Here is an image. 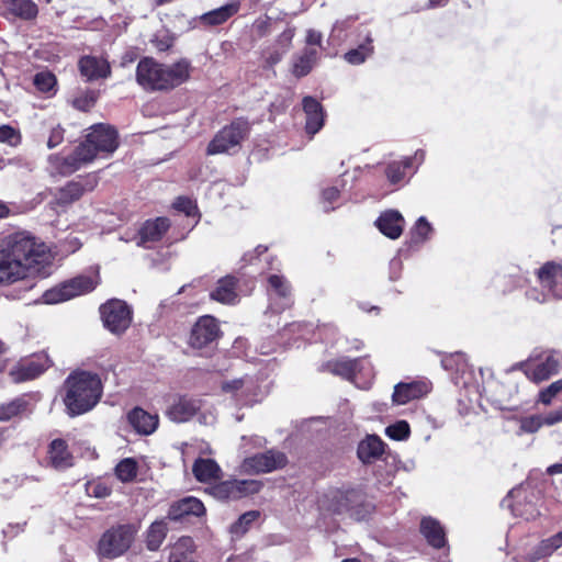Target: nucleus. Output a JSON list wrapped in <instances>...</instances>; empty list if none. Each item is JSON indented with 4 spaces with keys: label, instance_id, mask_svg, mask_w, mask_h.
Wrapping results in <instances>:
<instances>
[{
    "label": "nucleus",
    "instance_id": "obj_1",
    "mask_svg": "<svg viewBox=\"0 0 562 562\" xmlns=\"http://www.w3.org/2000/svg\"><path fill=\"white\" fill-rule=\"evenodd\" d=\"M48 246L29 232H16L0 240V284L25 279L31 272H42L52 263Z\"/></svg>",
    "mask_w": 562,
    "mask_h": 562
},
{
    "label": "nucleus",
    "instance_id": "obj_2",
    "mask_svg": "<svg viewBox=\"0 0 562 562\" xmlns=\"http://www.w3.org/2000/svg\"><path fill=\"white\" fill-rule=\"evenodd\" d=\"M63 402L70 417L90 412L101 400L103 384L98 373L76 370L64 382Z\"/></svg>",
    "mask_w": 562,
    "mask_h": 562
},
{
    "label": "nucleus",
    "instance_id": "obj_3",
    "mask_svg": "<svg viewBox=\"0 0 562 562\" xmlns=\"http://www.w3.org/2000/svg\"><path fill=\"white\" fill-rule=\"evenodd\" d=\"M190 71V61L184 58L166 65L144 57L136 67V82L146 91H169L186 82Z\"/></svg>",
    "mask_w": 562,
    "mask_h": 562
},
{
    "label": "nucleus",
    "instance_id": "obj_4",
    "mask_svg": "<svg viewBox=\"0 0 562 562\" xmlns=\"http://www.w3.org/2000/svg\"><path fill=\"white\" fill-rule=\"evenodd\" d=\"M119 146L117 132L105 124H95L90 127L86 140L76 147L75 151L63 159L60 171L71 173L83 164L92 161L98 154H113Z\"/></svg>",
    "mask_w": 562,
    "mask_h": 562
},
{
    "label": "nucleus",
    "instance_id": "obj_5",
    "mask_svg": "<svg viewBox=\"0 0 562 562\" xmlns=\"http://www.w3.org/2000/svg\"><path fill=\"white\" fill-rule=\"evenodd\" d=\"M136 529L133 525H120L106 530L99 541V553L114 559L126 552L134 541Z\"/></svg>",
    "mask_w": 562,
    "mask_h": 562
},
{
    "label": "nucleus",
    "instance_id": "obj_6",
    "mask_svg": "<svg viewBox=\"0 0 562 562\" xmlns=\"http://www.w3.org/2000/svg\"><path fill=\"white\" fill-rule=\"evenodd\" d=\"M250 130L249 122L245 119H237L229 125L223 127L210 142L207 155H217L228 153L237 148L240 142L248 135Z\"/></svg>",
    "mask_w": 562,
    "mask_h": 562
},
{
    "label": "nucleus",
    "instance_id": "obj_7",
    "mask_svg": "<svg viewBox=\"0 0 562 562\" xmlns=\"http://www.w3.org/2000/svg\"><path fill=\"white\" fill-rule=\"evenodd\" d=\"M262 483L257 480H227L221 481L207 487V492L214 498L223 502L237 501L258 493Z\"/></svg>",
    "mask_w": 562,
    "mask_h": 562
},
{
    "label": "nucleus",
    "instance_id": "obj_8",
    "mask_svg": "<svg viewBox=\"0 0 562 562\" xmlns=\"http://www.w3.org/2000/svg\"><path fill=\"white\" fill-rule=\"evenodd\" d=\"M97 280L89 276H78L72 278L58 286L47 290L44 295V302L47 304H57L75 296L91 292L95 285Z\"/></svg>",
    "mask_w": 562,
    "mask_h": 562
},
{
    "label": "nucleus",
    "instance_id": "obj_9",
    "mask_svg": "<svg viewBox=\"0 0 562 562\" xmlns=\"http://www.w3.org/2000/svg\"><path fill=\"white\" fill-rule=\"evenodd\" d=\"M104 326L113 334L124 333L132 322V311L121 300H111L100 308Z\"/></svg>",
    "mask_w": 562,
    "mask_h": 562
},
{
    "label": "nucleus",
    "instance_id": "obj_10",
    "mask_svg": "<svg viewBox=\"0 0 562 562\" xmlns=\"http://www.w3.org/2000/svg\"><path fill=\"white\" fill-rule=\"evenodd\" d=\"M362 501V493L358 488L330 490L323 499L321 506L334 514H342L353 509Z\"/></svg>",
    "mask_w": 562,
    "mask_h": 562
},
{
    "label": "nucleus",
    "instance_id": "obj_11",
    "mask_svg": "<svg viewBox=\"0 0 562 562\" xmlns=\"http://www.w3.org/2000/svg\"><path fill=\"white\" fill-rule=\"evenodd\" d=\"M286 456L277 450H268L246 458L241 469L247 474L269 473L286 464Z\"/></svg>",
    "mask_w": 562,
    "mask_h": 562
},
{
    "label": "nucleus",
    "instance_id": "obj_12",
    "mask_svg": "<svg viewBox=\"0 0 562 562\" xmlns=\"http://www.w3.org/2000/svg\"><path fill=\"white\" fill-rule=\"evenodd\" d=\"M220 333L218 323L213 316H201L191 328L189 345L194 349L210 347L217 340Z\"/></svg>",
    "mask_w": 562,
    "mask_h": 562
},
{
    "label": "nucleus",
    "instance_id": "obj_13",
    "mask_svg": "<svg viewBox=\"0 0 562 562\" xmlns=\"http://www.w3.org/2000/svg\"><path fill=\"white\" fill-rule=\"evenodd\" d=\"M364 364H368L369 371L372 370L369 361H367L364 358L348 359L341 357L339 359L324 362L318 370L321 372H330L334 375L340 376L348 381H352L357 373H360L367 369Z\"/></svg>",
    "mask_w": 562,
    "mask_h": 562
},
{
    "label": "nucleus",
    "instance_id": "obj_14",
    "mask_svg": "<svg viewBox=\"0 0 562 562\" xmlns=\"http://www.w3.org/2000/svg\"><path fill=\"white\" fill-rule=\"evenodd\" d=\"M170 227L167 217H157L146 221L138 229L136 245L138 247L151 248L150 244L159 241Z\"/></svg>",
    "mask_w": 562,
    "mask_h": 562
},
{
    "label": "nucleus",
    "instance_id": "obj_15",
    "mask_svg": "<svg viewBox=\"0 0 562 562\" xmlns=\"http://www.w3.org/2000/svg\"><path fill=\"white\" fill-rule=\"evenodd\" d=\"M525 374L527 378L536 383L546 381L552 375L557 374L561 367V359L555 353H549L544 360L537 363H526Z\"/></svg>",
    "mask_w": 562,
    "mask_h": 562
},
{
    "label": "nucleus",
    "instance_id": "obj_16",
    "mask_svg": "<svg viewBox=\"0 0 562 562\" xmlns=\"http://www.w3.org/2000/svg\"><path fill=\"white\" fill-rule=\"evenodd\" d=\"M205 513L203 503L193 496H188L173 502L168 510L167 518L173 521H180L188 516L200 517Z\"/></svg>",
    "mask_w": 562,
    "mask_h": 562
},
{
    "label": "nucleus",
    "instance_id": "obj_17",
    "mask_svg": "<svg viewBox=\"0 0 562 562\" xmlns=\"http://www.w3.org/2000/svg\"><path fill=\"white\" fill-rule=\"evenodd\" d=\"M302 105L306 115L305 131L311 136H314L324 125V109L315 98L310 95L303 98Z\"/></svg>",
    "mask_w": 562,
    "mask_h": 562
},
{
    "label": "nucleus",
    "instance_id": "obj_18",
    "mask_svg": "<svg viewBox=\"0 0 562 562\" xmlns=\"http://www.w3.org/2000/svg\"><path fill=\"white\" fill-rule=\"evenodd\" d=\"M404 224V217L395 210L383 212L375 221L379 231L391 239H397L402 235Z\"/></svg>",
    "mask_w": 562,
    "mask_h": 562
},
{
    "label": "nucleus",
    "instance_id": "obj_19",
    "mask_svg": "<svg viewBox=\"0 0 562 562\" xmlns=\"http://www.w3.org/2000/svg\"><path fill=\"white\" fill-rule=\"evenodd\" d=\"M384 442L376 435H368L357 448V456L363 464H371L384 453Z\"/></svg>",
    "mask_w": 562,
    "mask_h": 562
},
{
    "label": "nucleus",
    "instance_id": "obj_20",
    "mask_svg": "<svg viewBox=\"0 0 562 562\" xmlns=\"http://www.w3.org/2000/svg\"><path fill=\"white\" fill-rule=\"evenodd\" d=\"M429 392L426 382L398 383L392 395L393 403L404 405L412 400L419 398Z\"/></svg>",
    "mask_w": 562,
    "mask_h": 562
},
{
    "label": "nucleus",
    "instance_id": "obj_21",
    "mask_svg": "<svg viewBox=\"0 0 562 562\" xmlns=\"http://www.w3.org/2000/svg\"><path fill=\"white\" fill-rule=\"evenodd\" d=\"M240 9V1L233 0L220 8L203 13L199 20L205 26H216L225 23L232 16L238 13Z\"/></svg>",
    "mask_w": 562,
    "mask_h": 562
},
{
    "label": "nucleus",
    "instance_id": "obj_22",
    "mask_svg": "<svg viewBox=\"0 0 562 562\" xmlns=\"http://www.w3.org/2000/svg\"><path fill=\"white\" fill-rule=\"evenodd\" d=\"M79 69L88 80L108 78L111 74L110 64L95 56H83L79 60Z\"/></svg>",
    "mask_w": 562,
    "mask_h": 562
},
{
    "label": "nucleus",
    "instance_id": "obj_23",
    "mask_svg": "<svg viewBox=\"0 0 562 562\" xmlns=\"http://www.w3.org/2000/svg\"><path fill=\"white\" fill-rule=\"evenodd\" d=\"M131 426L140 435L153 434L158 426V415L149 414L140 407L133 408L127 415Z\"/></svg>",
    "mask_w": 562,
    "mask_h": 562
},
{
    "label": "nucleus",
    "instance_id": "obj_24",
    "mask_svg": "<svg viewBox=\"0 0 562 562\" xmlns=\"http://www.w3.org/2000/svg\"><path fill=\"white\" fill-rule=\"evenodd\" d=\"M97 184L94 177L85 181H70L59 190L58 201L61 204H69L79 200L87 191H92Z\"/></svg>",
    "mask_w": 562,
    "mask_h": 562
},
{
    "label": "nucleus",
    "instance_id": "obj_25",
    "mask_svg": "<svg viewBox=\"0 0 562 562\" xmlns=\"http://www.w3.org/2000/svg\"><path fill=\"white\" fill-rule=\"evenodd\" d=\"M200 409V403L193 398L180 397L167 411L168 417L176 423L190 420Z\"/></svg>",
    "mask_w": 562,
    "mask_h": 562
},
{
    "label": "nucleus",
    "instance_id": "obj_26",
    "mask_svg": "<svg viewBox=\"0 0 562 562\" xmlns=\"http://www.w3.org/2000/svg\"><path fill=\"white\" fill-rule=\"evenodd\" d=\"M237 279L233 276H225L216 283L215 289L210 293V297L223 304H234L237 301L236 292Z\"/></svg>",
    "mask_w": 562,
    "mask_h": 562
},
{
    "label": "nucleus",
    "instance_id": "obj_27",
    "mask_svg": "<svg viewBox=\"0 0 562 562\" xmlns=\"http://www.w3.org/2000/svg\"><path fill=\"white\" fill-rule=\"evenodd\" d=\"M48 368L47 360L31 359L11 370L14 382H23L37 378Z\"/></svg>",
    "mask_w": 562,
    "mask_h": 562
},
{
    "label": "nucleus",
    "instance_id": "obj_28",
    "mask_svg": "<svg viewBox=\"0 0 562 562\" xmlns=\"http://www.w3.org/2000/svg\"><path fill=\"white\" fill-rule=\"evenodd\" d=\"M420 532L431 547L440 549L446 546V532L438 520L431 517L423 518L420 521Z\"/></svg>",
    "mask_w": 562,
    "mask_h": 562
},
{
    "label": "nucleus",
    "instance_id": "obj_29",
    "mask_svg": "<svg viewBox=\"0 0 562 562\" xmlns=\"http://www.w3.org/2000/svg\"><path fill=\"white\" fill-rule=\"evenodd\" d=\"M48 460L56 470H64L72 465V456L68 445L63 439H54L48 449Z\"/></svg>",
    "mask_w": 562,
    "mask_h": 562
},
{
    "label": "nucleus",
    "instance_id": "obj_30",
    "mask_svg": "<svg viewBox=\"0 0 562 562\" xmlns=\"http://www.w3.org/2000/svg\"><path fill=\"white\" fill-rule=\"evenodd\" d=\"M538 278L550 289L552 294L562 299V291H560L557 286V281L562 279V266L555 262H547L544 263L538 271Z\"/></svg>",
    "mask_w": 562,
    "mask_h": 562
},
{
    "label": "nucleus",
    "instance_id": "obj_31",
    "mask_svg": "<svg viewBox=\"0 0 562 562\" xmlns=\"http://www.w3.org/2000/svg\"><path fill=\"white\" fill-rule=\"evenodd\" d=\"M269 283V293L271 295H276L280 300H282V304L280 306L281 310H284L285 307L290 306L292 303L291 294V285L288 282V280L283 276L279 274H271L268 278Z\"/></svg>",
    "mask_w": 562,
    "mask_h": 562
},
{
    "label": "nucleus",
    "instance_id": "obj_32",
    "mask_svg": "<svg viewBox=\"0 0 562 562\" xmlns=\"http://www.w3.org/2000/svg\"><path fill=\"white\" fill-rule=\"evenodd\" d=\"M252 383L248 378L234 379L222 383V391L231 394L237 404H247L246 395L251 391Z\"/></svg>",
    "mask_w": 562,
    "mask_h": 562
},
{
    "label": "nucleus",
    "instance_id": "obj_33",
    "mask_svg": "<svg viewBox=\"0 0 562 562\" xmlns=\"http://www.w3.org/2000/svg\"><path fill=\"white\" fill-rule=\"evenodd\" d=\"M192 472L200 482H209L221 476V468L212 459H198L192 467Z\"/></svg>",
    "mask_w": 562,
    "mask_h": 562
},
{
    "label": "nucleus",
    "instance_id": "obj_34",
    "mask_svg": "<svg viewBox=\"0 0 562 562\" xmlns=\"http://www.w3.org/2000/svg\"><path fill=\"white\" fill-rule=\"evenodd\" d=\"M5 9L9 13L22 20H33L38 13L37 5L32 0H8Z\"/></svg>",
    "mask_w": 562,
    "mask_h": 562
},
{
    "label": "nucleus",
    "instance_id": "obj_35",
    "mask_svg": "<svg viewBox=\"0 0 562 562\" xmlns=\"http://www.w3.org/2000/svg\"><path fill=\"white\" fill-rule=\"evenodd\" d=\"M318 53L315 48H305L303 54L294 61L293 72L296 77L306 76L316 64Z\"/></svg>",
    "mask_w": 562,
    "mask_h": 562
},
{
    "label": "nucleus",
    "instance_id": "obj_36",
    "mask_svg": "<svg viewBox=\"0 0 562 562\" xmlns=\"http://www.w3.org/2000/svg\"><path fill=\"white\" fill-rule=\"evenodd\" d=\"M167 530V524L164 520L154 521L147 531V548L151 551H156L164 542Z\"/></svg>",
    "mask_w": 562,
    "mask_h": 562
},
{
    "label": "nucleus",
    "instance_id": "obj_37",
    "mask_svg": "<svg viewBox=\"0 0 562 562\" xmlns=\"http://www.w3.org/2000/svg\"><path fill=\"white\" fill-rule=\"evenodd\" d=\"M194 550V541L190 537H181L173 546L169 562H193L189 559L188 553Z\"/></svg>",
    "mask_w": 562,
    "mask_h": 562
},
{
    "label": "nucleus",
    "instance_id": "obj_38",
    "mask_svg": "<svg viewBox=\"0 0 562 562\" xmlns=\"http://www.w3.org/2000/svg\"><path fill=\"white\" fill-rule=\"evenodd\" d=\"M562 547V530L542 540L533 550V560L551 555L554 551Z\"/></svg>",
    "mask_w": 562,
    "mask_h": 562
},
{
    "label": "nucleus",
    "instance_id": "obj_39",
    "mask_svg": "<svg viewBox=\"0 0 562 562\" xmlns=\"http://www.w3.org/2000/svg\"><path fill=\"white\" fill-rule=\"evenodd\" d=\"M259 517L260 512L258 510H249L244 513L235 522L231 525L229 532L234 537H243L249 530L252 522H255Z\"/></svg>",
    "mask_w": 562,
    "mask_h": 562
},
{
    "label": "nucleus",
    "instance_id": "obj_40",
    "mask_svg": "<svg viewBox=\"0 0 562 562\" xmlns=\"http://www.w3.org/2000/svg\"><path fill=\"white\" fill-rule=\"evenodd\" d=\"M372 38L367 37L366 43L360 44L357 48L350 49L345 54V59L351 65L362 64L367 57L373 53Z\"/></svg>",
    "mask_w": 562,
    "mask_h": 562
},
{
    "label": "nucleus",
    "instance_id": "obj_41",
    "mask_svg": "<svg viewBox=\"0 0 562 562\" xmlns=\"http://www.w3.org/2000/svg\"><path fill=\"white\" fill-rule=\"evenodd\" d=\"M26 402L22 398H15L9 403L0 405V422L10 420L25 409Z\"/></svg>",
    "mask_w": 562,
    "mask_h": 562
},
{
    "label": "nucleus",
    "instance_id": "obj_42",
    "mask_svg": "<svg viewBox=\"0 0 562 562\" xmlns=\"http://www.w3.org/2000/svg\"><path fill=\"white\" fill-rule=\"evenodd\" d=\"M137 473V464L131 459L126 458L122 460L115 468V474L122 482L132 481Z\"/></svg>",
    "mask_w": 562,
    "mask_h": 562
},
{
    "label": "nucleus",
    "instance_id": "obj_43",
    "mask_svg": "<svg viewBox=\"0 0 562 562\" xmlns=\"http://www.w3.org/2000/svg\"><path fill=\"white\" fill-rule=\"evenodd\" d=\"M441 366L447 371H463L467 367V359L462 352L451 353L441 359Z\"/></svg>",
    "mask_w": 562,
    "mask_h": 562
},
{
    "label": "nucleus",
    "instance_id": "obj_44",
    "mask_svg": "<svg viewBox=\"0 0 562 562\" xmlns=\"http://www.w3.org/2000/svg\"><path fill=\"white\" fill-rule=\"evenodd\" d=\"M431 225L422 216L417 220L414 229L412 231V241L415 244L423 243L426 240L428 235L431 233Z\"/></svg>",
    "mask_w": 562,
    "mask_h": 562
},
{
    "label": "nucleus",
    "instance_id": "obj_45",
    "mask_svg": "<svg viewBox=\"0 0 562 562\" xmlns=\"http://www.w3.org/2000/svg\"><path fill=\"white\" fill-rule=\"evenodd\" d=\"M409 432V425L406 420L396 422L395 424L387 426L385 429L386 436L394 440L407 439Z\"/></svg>",
    "mask_w": 562,
    "mask_h": 562
},
{
    "label": "nucleus",
    "instance_id": "obj_46",
    "mask_svg": "<svg viewBox=\"0 0 562 562\" xmlns=\"http://www.w3.org/2000/svg\"><path fill=\"white\" fill-rule=\"evenodd\" d=\"M34 85L42 92H50L56 86V77L49 71H42L35 75Z\"/></svg>",
    "mask_w": 562,
    "mask_h": 562
},
{
    "label": "nucleus",
    "instance_id": "obj_47",
    "mask_svg": "<svg viewBox=\"0 0 562 562\" xmlns=\"http://www.w3.org/2000/svg\"><path fill=\"white\" fill-rule=\"evenodd\" d=\"M412 165V159L402 162H391L386 168V177L392 183H397L404 178V169Z\"/></svg>",
    "mask_w": 562,
    "mask_h": 562
},
{
    "label": "nucleus",
    "instance_id": "obj_48",
    "mask_svg": "<svg viewBox=\"0 0 562 562\" xmlns=\"http://www.w3.org/2000/svg\"><path fill=\"white\" fill-rule=\"evenodd\" d=\"M562 392V379L551 383L549 386L540 391L539 402L549 405L553 398Z\"/></svg>",
    "mask_w": 562,
    "mask_h": 562
},
{
    "label": "nucleus",
    "instance_id": "obj_49",
    "mask_svg": "<svg viewBox=\"0 0 562 562\" xmlns=\"http://www.w3.org/2000/svg\"><path fill=\"white\" fill-rule=\"evenodd\" d=\"M21 140L20 134L9 125L0 126V142L16 146Z\"/></svg>",
    "mask_w": 562,
    "mask_h": 562
},
{
    "label": "nucleus",
    "instance_id": "obj_50",
    "mask_svg": "<svg viewBox=\"0 0 562 562\" xmlns=\"http://www.w3.org/2000/svg\"><path fill=\"white\" fill-rule=\"evenodd\" d=\"M543 423V417L531 416L521 422V429L526 432H536Z\"/></svg>",
    "mask_w": 562,
    "mask_h": 562
},
{
    "label": "nucleus",
    "instance_id": "obj_51",
    "mask_svg": "<svg viewBox=\"0 0 562 562\" xmlns=\"http://www.w3.org/2000/svg\"><path fill=\"white\" fill-rule=\"evenodd\" d=\"M64 133L65 131L60 125L53 127L47 139V147L53 149L58 146L64 139Z\"/></svg>",
    "mask_w": 562,
    "mask_h": 562
},
{
    "label": "nucleus",
    "instance_id": "obj_52",
    "mask_svg": "<svg viewBox=\"0 0 562 562\" xmlns=\"http://www.w3.org/2000/svg\"><path fill=\"white\" fill-rule=\"evenodd\" d=\"M173 206L176 210L181 211L187 215H191L194 210L192 201L186 196H179L173 203Z\"/></svg>",
    "mask_w": 562,
    "mask_h": 562
},
{
    "label": "nucleus",
    "instance_id": "obj_53",
    "mask_svg": "<svg viewBox=\"0 0 562 562\" xmlns=\"http://www.w3.org/2000/svg\"><path fill=\"white\" fill-rule=\"evenodd\" d=\"M95 99L93 95H82L78 97L74 100V106L80 111H88L91 106H93Z\"/></svg>",
    "mask_w": 562,
    "mask_h": 562
},
{
    "label": "nucleus",
    "instance_id": "obj_54",
    "mask_svg": "<svg viewBox=\"0 0 562 562\" xmlns=\"http://www.w3.org/2000/svg\"><path fill=\"white\" fill-rule=\"evenodd\" d=\"M562 422V406L555 411L549 412L543 416L544 425L551 426Z\"/></svg>",
    "mask_w": 562,
    "mask_h": 562
},
{
    "label": "nucleus",
    "instance_id": "obj_55",
    "mask_svg": "<svg viewBox=\"0 0 562 562\" xmlns=\"http://www.w3.org/2000/svg\"><path fill=\"white\" fill-rule=\"evenodd\" d=\"M323 41V35L321 32L310 29L306 32V43L308 45H317L321 46Z\"/></svg>",
    "mask_w": 562,
    "mask_h": 562
},
{
    "label": "nucleus",
    "instance_id": "obj_56",
    "mask_svg": "<svg viewBox=\"0 0 562 562\" xmlns=\"http://www.w3.org/2000/svg\"><path fill=\"white\" fill-rule=\"evenodd\" d=\"M339 196V190L335 187L327 188L323 191V200L324 202L331 203L336 201Z\"/></svg>",
    "mask_w": 562,
    "mask_h": 562
},
{
    "label": "nucleus",
    "instance_id": "obj_57",
    "mask_svg": "<svg viewBox=\"0 0 562 562\" xmlns=\"http://www.w3.org/2000/svg\"><path fill=\"white\" fill-rule=\"evenodd\" d=\"M92 495L98 498H103L110 495L111 490L102 484H95L92 487Z\"/></svg>",
    "mask_w": 562,
    "mask_h": 562
},
{
    "label": "nucleus",
    "instance_id": "obj_58",
    "mask_svg": "<svg viewBox=\"0 0 562 562\" xmlns=\"http://www.w3.org/2000/svg\"><path fill=\"white\" fill-rule=\"evenodd\" d=\"M282 58V55L279 52L271 53L267 58L266 63L268 66H273L278 64Z\"/></svg>",
    "mask_w": 562,
    "mask_h": 562
},
{
    "label": "nucleus",
    "instance_id": "obj_59",
    "mask_svg": "<svg viewBox=\"0 0 562 562\" xmlns=\"http://www.w3.org/2000/svg\"><path fill=\"white\" fill-rule=\"evenodd\" d=\"M549 475L562 474V463H554L547 469Z\"/></svg>",
    "mask_w": 562,
    "mask_h": 562
},
{
    "label": "nucleus",
    "instance_id": "obj_60",
    "mask_svg": "<svg viewBox=\"0 0 562 562\" xmlns=\"http://www.w3.org/2000/svg\"><path fill=\"white\" fill-rule=\"evenodd\" d=\"M527 297L530 300H533V301H538V302L544 301V295H542V299H540V294L535 289L527 292Z\"/></svg>",
    "mask_w": 562,
    "mask_h": 562
},
{
    "label": "nucleus",
    "instance_id": "obj_61",
    "mask_svg": "<svg viewBox=\"0 0 562 562\" xmlns=\"http://www.w3.org/2000/svg\"><path fill=\"white\" fill-rule=\"evenodd\" d=\"M348 27V21L345 20V21H337L334 26H333V33H335L336 31H344L345 29Z\"/></svg>",
    "mask_w": 562,
    "mask_h": 562
},
{
    "label": "nucleus",
    "instance_id": "obj_62",
    "mask_svg": "<svg viewBox=\"0 0 562 562\" xmlns=\"http://www.w3.org/2000/svg\"><path fill=\"white\" fill-rule=\"evenodd\" d=\"M134 54L132 53H126L123 57H122V61H121V65L123 67L127 66L128 64L133 63L134 61Z\"/></svg>",
    "mask_w": 562,
    "mask_h": 562
},
{
    "label": "nucleus",
    "instance_id": "obj_63",
    "mask_svg": "<svg viewBox=\"0 0 562 562\" xmlns=\"http://www.w3.org/2000/svg\"><path fill=\"white\" fill-rule=\"evenodd\" d=\"M8 214H9L8 206L0 202V218L5 217Z\"/></svg>",
    "mask_w": 562,
    "mask_h": 562
},
{
    "label": "nucleus",
    "instance_id": "obj_64",
    "mask_svg": "<svg viewBox=\"0 0 562 562\" xmlns=\"http://www.w3.org/2000/svg\"><path fill=\"white\" fill-rule=\"evenodd\" d=\"M424 151L423 150H418L415 153V159H418L419 161H422L424 159Z\"/></svg>",
    "mask_w": 562,
    "mask_h": 562
}]
</instances>
